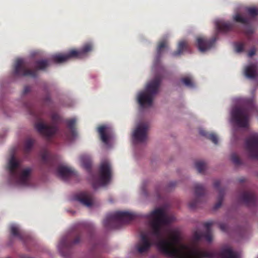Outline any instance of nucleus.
I'll return each instance as SVG.
<instances>
[{"mask_svg": "<svg viewBox=\"0 0 258 258\" xmlns=\"http://www.w3.org/2000/svg\"><path fill=\"white\" fill-rule=\"evenodd\" d=\"M151 219L150 225L152 234L159 240L156 246L161 253L171 258H237V256L230 247H224L218 253L215 251L202 250L191 247L185 244H181L179 248L176 245L180 243L181 238L180 232L177 230L171 231L170 240L162 238V231L163 226L168 225L172 219L168 216L164 210L158 208L153 211L149 215Z\"/></svg>", "mask_w": 258, "mask_h": 258, "instance_id": "1", "label": "nucleus"}, {"mask_svg": "<svg viewBox=\"0 0 258 258\" xmlns=\"http://www.w3.org/2000/svg\"><path fill=\"white\" fill-rule=\"evenodd\" d=\"M92 230L93 226L90 223L83 222L79 224L75 229L62 238L60 241L58 248L61 255L68 257L72 247L81 241L83 233L85 232L91 236Z\"/></svg>", "mask_w": 258, "mask_h": 258, "instance_id": "2", "label": "nucleus"}, {"mask_svg": "<svg viewBox=\"0 0 258 258\" xmlns=\"http://www.w3.org/2000/svg\"><path fill=\"white\" fill-rule=\"evenodd\" d=\"M162 80V76L156 75L153 79L147 84L145 90L138 94V101L141 107L152 105L154 97L159 92Z\"/></svg>", "mask_w": 258, "mask_h": 258, "instance_id": "3", "label": "nucleus"}, {"mask_svg": "<svg viewBox=\"0 0 258 258\" xmlns=\"http://www.w3.org/2000/svg\"><path fill=\"white\" fill-rule=\"evenodd\" d=\"M49 66V61L47 59L36 60L35 68L36 70L29 69L25 61L22 59H17L14 64L13 74L16 76H29L33 78L37 77L36 71H45Z\"/></svg>", "mask_w": 258, "mask_h": 258, "instance_id": "4", "label": "nucleus"}, {"mask_svg": "<svg viewBox=\"0 0 258 258\" xmlns=\"http://www.w3.org/2000/svg\"><path fill=\"white\" fill-rule=\"evenodd\" d=\"M254 109L252 100L246 99L244 105L235 107L231 112V117L235 124L240 127H247L248 125L250 113Z\"/></svg>", "mask_w": 258, "mask_h": 258, "instance_id": "5", "label": "nucleus"}, {"mask_svg": "<svg viewBox=\"0 0 258 258\" xmlns=\"http://www.w3.org/2000/svg\"><path fill=\"white\" fill-rule=\"evenodd\" d=\"M135 218L134 213L117 211L108 214L103 221L104 226L108 229H119L124 224L128 223Z\"/></svg>", "mask_w": 258, "mask_h": 258, "instance_id": "6", "label": "nucleus"}, {"mask_svg": "<svg viewBox=\"0 0 258 258\" xmlns=\"http://www.w3.org/2000/svg\"><path fill=\"white\" fill-rule=\"evenodd\" d=\"M19 167V162L17 161L14 155L12 156L8 165V169L11 179L19 184L27 185L29 184V177L31 170L27 168L19 173L18 172Z\"/></svg>", "mask_w": 258, "mask_h": 258, "instance_id": "7", "label": "nucleus"}, {"mask_svg": "<svg viewBox=\"0 0 258 258\" xmlns=\"http://www.w3.org/2000/svg\"><path fill=\"white\" fill-rule=\"evenodd\" d=\"M93 49V45L90 43L85 44L81 49H73L66 54H56L51 56V59L55 63H60L66 62L72 58L80 59L86 56L88 53Z\"/></svg>", "mask_w": 258, "mask_h": 258, "instance_id": "8", "label": "nucleus"}, {"mask_svg": "<svg viewBox=\"0 0 258 258\" xmlns=\"http://www.w3.org/2000/svg\"><path fill=\"white\" fill-rule=\"evenodd\" d=\"M51 125H48L42 122H37L35 124V128L40 134L48 139L51 138L59 131V124L61 121V118L57 113H52L50 115Z\"/></svg>", "mask_w": 258, "mask_h": 258, "instance_id": "9", "label": "nucleus"}, {"mask_svg": "<svg viewBox=\"0 0 258 258\" xmlns=\"http://www.w3.org/2000/svg\"><path fill=\"white\" fill-rule=\"evenodd\" d=\"M245 147L250 158L258 159V135L254 134L248 137Z\"/></svg>", "mask_w": 258, "mask_h": 258, "instance_id": "10", "label": "nucleus"}, {"mask_svg": "<svg viewBox=\"0 0 258 258\" xmlns=\"http://www.w3.org/2000/svg\"><path fill=\"white\" fill-rule=\"evenodd\" d=\"M99 182L101 185L104 186L109 183L111 179V167L108 160L101 162L99 169Z\"/></svg>", "mask_w": 258, "mask_h": 258, "instance_id": "11", "label": "nucleus"}, {"mask_svg": "<svg viewBox=\"0 0 258 258\" xmlns=\"http://www.w3.org/2000/svg\"><path fill=\"white\" fill-rule=\"evenodd\" d=\"M212 221L207 222L204 224L206 230L205 232L196 231L193 235V238L196 242H198L202 239H205L208 242H211L213 240V235L211 230V226L213 225Z\"/></svg>", "mask_w": 258, "mask_h": 258, "instance_id": "12", "label": "nucleus"}, {"mask_svg": "<svg viewBox=\"0 0 258 258\" xmlns=\"http://www.w3.org/2000/svg\"><path fill=\"white\" fill-rule=\"evenodd\" d=\"M152 245L151 240L147 234L142 232L140 234V240L136 245L137 252L140 254L147 253Z\"/></svg>", "mask_w": 258, "mask_h": 258, "instance_id": "13", "label": "nucleus"}, {"mask_svg": "<svg viewBox=\"0 0 258 258\" xmlns=\"http://www.w3.org/2000/svg\"><path fill=\"white\" fill-rule=\"evenodd\" d=\"M149 125L148 123L144 122L139 124L134 132L133 137L135 141L138 143L144 142L147 139V132Z\"/></svg>", "mask_w": 258, "mask_h": 258, "instance_id": "14", "label": "nucleus"}, {"mask_svg": "<svg viewBox=\"0 0 258 258\" xmlns=\"http://www.w3.org/2000/svg\"><path fill=\"white\" fill-rule=\"evenodd\" d=\"M194 189L196 198L188 204L189 207L191 209H196L198 207L205 195V188L202 184L199 183L195 184Z\"/></svg>", "mask_w": 258, "mask_h": 258, "instance_id": "15", "label": "nucleus"}, {"mask_svg": "<svg viewBox=\"0 0 258 258\" xmlns=\"http://www.w3.org/2000/svg\"><path fill=\"white\" fill-rule=\"evenodd\" d=\"M216 40V36L210 39L205 37H198L196 39L197 46L201 52H205L214 46Z\"/></svg>", "mask_w": 258, "mask_h": 258, "instance_id": "16", "label": "nucleus"}, {"mask_svg": "<svg viewBox=\"0 0 258 258\" xmlns=\"http://www.w3.org/2000/svg\"><path fill=\"white\" fill-rule=\"evenodd\" d=\"M239 200L247 206H253L256 204V198L254 192L244 191L239 196Z\"/></svg>", "mask_w": 258, "mask_h": 258, "instance_id": "17", "label": "nucleus"}, {"mask_svg": "<svg viewBox=\"0 0 258 258\" xmlns=\"http://www.w3.org/2000/svg\"><path fill=\"white\" fill-rule=\"evenodd\" d=\"M75 199L82 205L87 207H91L93 203V195L88 191H84L79 193L76 196Z\"/></svg>", "mask_w": 258, "mask_h": 258, "instance_id": "18", "label": "nucleus"}, {"mask_svg": "<svg viewBox=\"0 0 258 258\" xmlns=\"http://www.w3.org/2000/svg\"><path fill=\"white\" fill-rule=\"evenodd\" d=\"M58 175L63 180H67L68 178L75 175V172L72 168L64 166H59L57 169Z\"/></svg>", "mask_w": 258, "mask_h": 258, "instance_id": "19", "label": "nucleus"}, {"mask_svg": "<svg viewBox=\"0 0 258 258\" xmlns=\"http://www.w3.org/2000/svg\"><path fill=\"white\" fill-rule=\"evenodd\" d=\"M218 33H227L233 29V24L229 22L218 20L215 22Z\"/></svg>", "mask_w": 258, "mask_h": 258, "instance_id": "20", "label": "nucleus"}, {"mask_svg": "<svg viewBox=\"0 0 258 258\" xmlns=\"http://www.w3.org/2000/svg\"><path fill=\"white\" fill-rule=\"evenodd\" d=\"M220 181L219 180L215 181V182H214V186L215 188H216L218 190L219 192L218 201L214 207L215 210L218 209L221 206L225 194L224 189L220 188Z\"/></svg>", "mask_w": 258, "mask_h": 258, "instance_id": "21", "label": "nucleus"}, {"mask_svg": "<svg viewBox=\"0 0 258 258\" xmlns=\"http://www.w3.org/2000/svg\"><path fill=\"white\" fill-rule=\"evenodd\" d=\"M245 75L248 78L254 79L257 76L258 66L256 63H251L245 69Z\"/></svg>", "mask_w": 258, "mask_h": 258, "instance_id": "22", "label": "nucleus"}, {"mask_svg": "<svg viewBox=\"0 0 258 258\" xmlns=\"http://www.w3.org/2000/svg\"><path fill=\"white\" fill-rule=\"evenodd\" d=\"M41 158L44 164L52 166L55 161V157L47 151H44L41 154Z\"/></svg>", "mask_w": 258, "mask_h": 258, "instance_id": "23", "label": "nucleus"}, {"mask_svg": "<svg viewBox=\"0 0 258 258\" xmlns=\"http://www.w3.org/2000/svg\"><path fill=\"white\" fill-rule=\"evenodd\" d=\"M98 132L100 135L101 141L105 144L109 143V136L107 135L109 128L105 125H101L98 127Z\"/></svg>", "mask_w": 258, "mask_h": 258, "instance_id": "24", "label": "nucleus"}, {"mask_svg": "<svg viewBox=\"0 0 258 258\" xmlns=\"http://www.w3.org/2000/svg\"><path fill=\"white\" fill-rule=\"evenodd\" d=\"M66 122L67 123L68 127L70 130L71 133L70 136L67 134V137L68 138H75L77 136V133L75 127L76 119L75 118H72L71 119L67 120Z\"/></svg>", "mask_w": 258, "mask_h": 258, "instance_id": "25", "label": "nucleus"}, {"mask_svg": "<svg viewBox=\"0 0 258 258\" xmlns=\"http://www.w3.org/2000/svg\"><path fill=\"white\" fill-rule=\"evenodd\" d=\"M167 45L168 43L166 40H163L158 43L157 47V60L154 63L156 67H157L158 63L159 62L163 49L167 47Z\"/></svg>", "mask_w": 258, "mask_h": 258, "instance_id": "26", "label": "nucleus"}, {"mask_svg": "<svg viewBox=\"0 0 258 258\" xmlns=\"http://www.w3.org/2000/svg\"><path fill=\"white\" fill-rule=\"evenodd\" d=\"M11 234L15 236L18 237L22 241H24L26 237L25 235L22 232L18 226L13 224L10 226Z\"/></svg>", "mask_w": 258, "mask_h": 258, "instance_id": "27", "label": "nucleus"}, {"mask_svg": "<svg viewBox=\"0 0 258 258\" xmlns=\"http://www.w3.org/2000/svg\"><path fill=\"white\" fill-rule=\"evenodd\" d=\"M199 133L201 135L205 137L206 138L211 141L215 145L218 144V139L217 136L215 134L209 133L203 129L200 130Z\"/></svg>", "mask_w": 258, "mask_h": 258, "instance_id": "28", "label": "nucleus"}, {"mask_svg": "<svg viewBox=\"0 0 258 258\" xmlns=\"http://www.w3.org/2000/svg\"><path fill=\"white\" fill-rule=\"evenodd\" d=\"M188 47V46L186 41L184 40L181 41L178 43L177 50L174 51L172 55L173 56H179L183 53L184 50L187 49Z\"/></svg>", "mask_w": 258, "mask_h": 258, "instance_id": "29", "label": "nucleus"}, {"mask_svg": "<svg viewBox=\"0 0 258 258\" xmlns=\"http://www.w3.org/2000/svg\"><path fill=\"white\" fill-rule=\"evenodd\" d=\"M80 160L83 166L88 172H91L92 167V161L90 158L87 156L83 155L81 156Z\"/></svg>", "mask_w": 258, "mask_h": 258, "instance_id": "30", "label": "nucleus"}, {"mask_svg": "<svg viewBox=\"0 0 258 258\" xmlns=\"http://www.w3.org/2000/svg\"><path fill=\"white\" fill-rule=\"evenodd\" d=\"M34 141V140L30 138L26 139L24 144V152L25 154H28L30 152L33 146Z\"/></svg>", "mask_w": 258, "mask_h": 258, "instance_id": "31", "label": "nucleus"}, {"mask_svg": "<svg viewBox=\"0 0 258 258\" xmlns=\"http://www.w3.org/2000/svg\"><path fill=\"white\" fill-rule=\"evenodd\" d=\"M195 167L200 173H203L207 168V164L203 161H197L195 162Z\"/></svg>", "mask_w": 258, "mask_h": 258, "instance_id": "32", "label": "nucleus"}, {"mask_svg": "<svg viewBox=\"0 0 258 258\" xmlns=\"http://www.w3.org/2000/svg\"><path fill=\"white\" fill-rule=\"evenodd\" d=\"M233 20L236 22L241 23L245 25H247L249 23V21L247 19L243 18L239 14L235 15L233 17Z\"/></svg>", "mask_w": 258, "mask_h": 258, "instance_id": "33", "label": "nucleus"}, {"mask_svg": "<svg viewBox=\"0 0 258 258\" xmlns=\"http://www.w3.org/2000/svg\"><path fill=\"white\" fill-rule=\"evenodd\" d=\"M181 82L188 88H194L195 84L192 82L191 79L189 77H184L181 79Z\"/></svg>", "mask_w": 258, "mask_h": 258, "instance_id": "34", "label": "nucleus"}, {"mask_svg": "<svg viewBox=\"0 0 258 258\" xmlns=\"http://www.w3.org/2000/svg\"><path fill=\"white\" fill-rule=\"evenodd\" d=\"M231 160L235 165H239L242 164L241 160L235 153L231 154Z\"/></svg>", "mask_w": 258, "mask_h": 258, "instance_id": "35", "label": "nucleus"}, {"mask_svg": "<svg viewBox=\"0 0 258 258\" xmlns=\"http://www.w3.org/2000/svg\"><path fill=\"white\" fill-rule=\"evenodd\" d=\"M248 14L251 17L254 18L258 15V9L253 7L248 8L246 10Z\"/></svg>", "mask_w": 258, "mask_h": 258, "instance_id": "36", "label": "nucleus"}, {"mask_svg": "<svg viewBox=\"0 0 258 258\" xmlns=\"http://www.w3.org/2000/svg\"><path fill=\"white\" fill-rule=\"evenodd\" d=\"M25 106L29 110V111L31 114L35 116L38 119H40V117L41 115L40 113L36 112L35 110H33L32 107L30 105L26 104Z\"/></svg>", "mask_w": 258, "mask_h": 258, "instance_id": "37", "label": "nucleus"}, {"mask_svg": "<svg viewBox=\"0 0 258 258\" xmlns=\"http://www.w3.org/2000/svg\"><path fill=\"white\" fill-rule=\"evenodd\" d=\"M244 44L241 42H237L235 44V50L237 52H242L244 50Z\"/></svg>", "mask_w": 258, "mask_h": 258, "instance_id": "38", "label": "nucleus"}, {"mask_svg": "<svg viewBox=\"0 0 258 258\" xmlns=\"http://www.w3.org/2000/svg\"><path fill=\"white\" fill-rule=\"evenodd\" d=\"M220 229L223 232H226L228 229V226L224 223H221L219 224Z\"/></svg>", "mask_w": 258, "mask_h": 258, "instance_id": "39", "label": "nucleus"}, {"mask_svg": "<svg viewBox=\"0 0 258 258\" xmlns=\"http://www.w3.org/2000/svg\"><path fill=\"white\" fill-rule=\"evenodd\" d=\"M44 102L46 104H49L51 102V98L49 95H47L44 98Z\"/></svg>", "mask_w": 258, "mask_h": 258, "instance_id": "40", "label": "nucleus"}, {"mask_svg": "<svg viewBox=\"0 0 258 258\" xmlns=\"http://www.w3.org/2000/svg\"><path fill=\"white\" fill-rule=\"evenodd\" d=\"M30 91V87L28 86H25V87L24 88L23 93L24 95H25V94H27Z\"/></svg>", "mask_w": 258, "mask_h": 258, "instance_id": "41", "label": "nucleus"}, {"mask_svg": "<svg viewBox=\"0 0 258 258\" xmlns=\"http://www.w3.org/2000/svg\"><path fill=\"white\" fill-rule=\"evenodd\" d=\"M255 53V51L254 49H251L248 52V56L250 57L254 55Z\"/></svg>", "mask_w": 258, "mask_h": 258, "instance_id": "42", "label": "nucleus"}, {"mask_svg": "<svg viewBox=\"0 0 258 258\" xmlns=\"http://www.w3.org/2000/svg\"><path fill=\"white\" fill-rule=\"evenodd\" d=\"M176 184V182L175 181H172L169 183V187H173Z\"/></svg>", "mask_w": 258, "mask_h": 258, "instance_id": "43", "label": "nucleus"}, {"mask_svg": "<svg viewBox=\"0 0 258 258\" xmlns=\"http://www.w3.org/2000/svg\"><path fill=\"white\" fill-rule=\"evenodd\" d=\"M92 185H93V187L94 188L96 189L97 188V186H96V184L95 183H93Z\"/></svg>", "mask_w": 258, "mask_h": 258, "instance_id": "44", "label": "nucleus"}, {"mask_svg": "<svg viewBox=\"0 0 258 258\" xmlns=\"http://www.w3.org/2000/svg\"><path fill=\"white\" fill-rule=\"evenodd\" d=\"M21 258H31V257H30L29 256H27L26 255H23Z\"/></svg>", "mask_w": 258, "mask_h": 258, "instance_id": "45", "label": "nucleus"}, {"mask_svg": "<svg viewBox=\"0 0 258 258\" xmlns=\"http://www.w3.org/2000/svg\"><path fill=\"white\" fill-rule=\"evenodd\" d=\"M244 181V179H241L240 180V182H243Z\"/></svg>", "mask_w": 258, "mask_h": 258, "instance_id": "46", "label": "nucleus"}]
</instances>
